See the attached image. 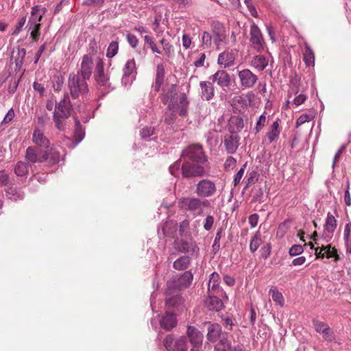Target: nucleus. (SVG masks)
I'll return each mask as SVG.
<instances>
[{"mask_svg": "<svg viewBox=\"0 0 351 351\" xmlns=\"http://www.w3.org/2000/svg\"><path fill=\"white\" fill-rule=\"evenodd\" d=\"M200 197H185L178 201L179 207L189 211L193 215H202L204 208H209L210 202L206 199H200Z\"/></svg>", "mask_w": 351, "mask_h": 351, "instance_id": "nucleus-1", "label": "nucleus"}, {"mask_svg": "<svg viewBox=\"0 0 351 351\" xmlns=\"http://www.w3.org/2000/svg\"><path fill=\"white\" fill-rule=\"evenodd\" d=\"M46 12L47 9L41 5H35L32 8L27 27L31 31L30 36L34 41H37L39 38L40 21Z\"/></svg>", "mask_w": 351, "mask_h": 351, "instance_id": "nucleus-2", "label": "nucleus"}, {"mask_svg": "<svg viewBox=\"0 0 351 351\" xmlns=\"http://www.w3.org/2000/svg\"><path fill=\"white\" fill-rule=\"evenodd\" d=\"M315 237H317L316 232H315V234L312 237H311V239L315 241V243L317 245V246L315 247L314 244L312 242H308V247H310V250L313 251L314 254L316 256V258H326L328 259L332 258V261L337 263L341 259L337 249H336L335 247H332L330 244H328L326 246H324V245L319 246V243L316 241Z\"/></svg>", "mask_w": 351, "mask_h": 351, "instance_id": "nucleus-3", "label": "nucleus"}, {"mask_svg": "<svg viewBox=\"0 0 351 351\" xmlns=\"http://www.w3.org/2000/svg\"><path fill=\"white\" fill-rule=\"evenodd\" d=\"M72 105L68 94H65L62 99L56 106V110L53 112V120L56 127L59 130H64V123L62 119H67L71 115Z\"/></svg>", "mask_w": 351, "mask_h": 351, "instance_id": "nucleus-4", "label": "nucleus"}, {"mask_svg": "<svg viewBox=\"0 0 351 351\" xmlns=\"http://www.w3.org/2000/svg\"><path fill=\"white\" fill-rule=\"evenodd\" d=\"M206 162H197L183 160L182 164V174L183 178H191L195 177H204L208 175V168Z\"/></svg>", "mask_w": 351, "mask_h": 351, "instance_id": "nucleus-5", "label": "nucleus"}, {"mask_svg": "<svg viewBox=\"0 0 351 351\" xmlns=\"http://www.w3.org/2000/svg\"><path fill=\"white\" fill-rule=\"evenodd\" d=\"M87 79L80 75L71 73L69 77V88L73 99H77L81 95L86 94L88 91Z\"/></svg>", "mask_w": 351, "mask_h": 351, "instance_id": "nucleus-6", "label": "nucleus"}, {"mask_svg": "<svg viewBox=\"0 0 351 351\" xmlns=\"http://www.w3.org/2000/svg\"><path fill=\"white\" fill-rule=\"evenodd\" d=\"M183 160L197 162H206L207 158L203 152L202 147L199 145H191L182 152Z\"/></svg>", "mask_w": 351, "mask_h": 351, "instance_id": "nucleus-7", "label": "nucleus"}, {"mask_svg": "<svg viewBox=\"0 0 351 351\" xmlns=\"http://www.w3.org/2000/svg\"><path fill=\"white\" fill-rule=\"evenodd\" d=\"M163 346L168 351H187L188 350L187 341L184 336L175 339L173 335H167L163 341Z\"/></svg>", "mask_w": 351, "mask_h": 351, "instance_id": "nucleus-8", "label": "nucleus"}, {"mask_svg": "<svg viewBox=\"0 0 351 351\" xmlns=\"http://www.w3.org/2000/svg\"><path fill=\"white\" fill-rule=\"evenodd\" d=\"M217 186L214 181L210 179H202L199 180L195 188V193L200 197H210L215 195Z\"/></svg>", "mask_w": 351, "mask_h": 351, "instance_id": "nucleus-9", "label": "nucleus"}, {"mask_svg": "<svg viewBox=\"0 0 351 351\" xmlns=\"http://www.w3.org/2000/svg\"><path fill=\"white\" fill-rule=\"evenodd\" d=\"M250 36L252 47L257 52L263 51L266 44L261 29L255 23H252L250 26Z\"/></svg>", "mask_w": 351, "mask_h": 351, "instance_id": "nucleus-10", "label": "nucleus"}, {"mask_svg": "<svg viewBox=\"0 0 351 351\" xmlns=\"http://www.w3.org/2000/svg\"><path fill=\"white\" fill-rule=\"evenodd\" d=\"M188 105L189 101L186 96L184 94L182 95L179 99V101L174 102V110L173 109H169L171 113L169 117H167V114H166L165 122L168 124L172 123L175 113H178L180 116H186L187 114Z\"/></svg>", "mask_w": 351, "mask_h": 351, "instance_id": "nucleus-11", "label": "nucleus"}, {"mask_svg": "<svg viewBox=\"0 0 351 351\" xmlns=\"http://www.w3.org/2000/svg\"><path fill=\"white\" fill-rule=\"evenodd\" d=\"M212 35L213 43L215 45L217 49L219 50L221 45L227 43V31L226 27L219 22L213 23L212 25Z\"/></svg>", "mask_w": 351, "mask_h": 351, "instance_id": "nucleus-12", "label": "nucleus"}, {"mask_svg": "<svg viewBox=\"0 0 351 351\" xmlns=\"http://www.w3.org/2000/svg\"><path fill=\"white\" fill-rule=\"evenodd\" d=\"M186 335L190 343L192 345L191 351H199L202 346L204 336L195 327L188 326Z\"/></svg>", "mask_w": 351, "mask_h": 351, "instance_id": "nucleus-13", "label": "nucleus"}, {"mask_svg": "<svg viewBox=\"0 0 351 351\" xmlns=\"http://www.w3.org/2000/svg\"><path fill=\"white\" fill-rule=\"evenodd\" d=\"M237 52L234 49L225 50L218 56L217 63L223 69L229 68L234 64Z\"/></svg>", "mask_w": 351, "mask_h": 351, "instance_id": "nucleus-14", "label": "nucleus"}, {"mask_svg": "<svg viewBox=\"0 0 351 351\" xmlns=\"http://www.w3.org/2000/svg\"><path fill=\"white\" fill-rule=\"evenodd\" d=\"M238 76L240 80L241 86L243 88L253 87L258 80V77L250 69H247L239 71Z\"/></svg>", "mask_w": 351, "mask_h": 351, "instance_id": "nucleus-15", "label": "nucleus"}, {"mask_svg": "<svg viewBox=\"0 0 351 351\" xmlns=\"http://www.w3.org/2000/svg\"><path fill=\"white\" fill-rule=\"evenodd\" d=\"M176 249L182 253H187L191 255L197 254L199 248L195 242L181 239L175 241Z\"/></svg>", "mask_w": 351, "mask_h": 351, "instance_id": "nucleus-16", "label": "nucleus"}, {"mask_svg": "<svg viewBox=\"0 0 351 351\" xmlns=\"http://www.w3.org/2000/svg\"><path fill=\"white\" fill-rule=\"evenodd\" d=\"M313 327L316 332L322 335L323 338L327 341H332L334 338L333 330L328 326V325L317 319L312 320Z\"/></svg>", "mask_w": 351, "mask_h": 351, "instance_id": "nucleus-17", "label": "nucleus"}, {"mask_svg": "<svg viewBox=\"0 0 351 351\" xmlns=\"http://www.w3.org/2000/svg\"><path fill=\"white\" fill-rule=\"evenodd\" d=\"M209 80L212 82H217L223 89L229 87L231 82L230 75L224 70L217 71L215 74L209 77Z\"/></svg>", "mask_w": 351, "mask_h": 351, "instance_id": "nucleus-18", "label": "nucleus"}, {"mask_svg": "<svg viewBox=\"0 0 351 351\" xmlns=\"http://www.w3.org/2000/svg\"><path fill=\"white\" fill-rule=\"evenodd\" d=\"M93 66V58L90 55H84L82 58L80 70L76 73L88 80L92 74Z\"/></svg>", "mask_w": 351, "mask_h": 351, "instance_id": "nucleus-19", "label": "nucleus"}, {"mask_svg": "<svg viewBox=\"0 0 351 351\" xmlns=\"http://www.w3.org/2000/svg\"><path fill=\"white\" fill-rule=\"evenodd\" d=\"M193 278V274L191 271H185L178 279L176 281H169L167 282L168 288L171 286H176L179 289L188 287L192 282Z\"/></svg>", "mask_w": 351, "mask_h": 351, "instance_id": "nucleus-20", "label": "nucleus"}, {"mask_svg": "<svg viewBox=\"0 0 351 351\" xmlns=\"http://www.w3.org/2000/svg\"><path fill=\"white\" fill-rule=\"evenodd\" d=\"M25 158L29 165L43 162H44L43 152L38 151L36 147H29L26 149Z\"/></svg>", "mask_w": 351, "mask_h": 351, "instance_id": "nucleus-21", "label": "nucleus"}, {"mask_svg": "<svg viewBox=\"0 0 351 351\" xmlns=\"http://www.w3.org/2000/svg\"><path fill=\"white\" fill-rule=\"evenodd\" d=\"M200 96L202 99L209 101L214 97L215 90L212 82L202 81L199 83Z\"/></svg>", "mask_w": 351, "mask_h": 351, "instance_id": "nucleus-22", "label": "nucleus"}, {"mask_svg": "<svg viewBox=\"0 0 351 351\" xmlns=\"http://www.w3.org/2000/svg\"><path fill=\"white\" fill-rule=\"evenodd\" d=\"M177 95L176 85H171V87L162 95L161 101L164 104L168 105V109L174 110L175 98Z\"/></svg>", "mask_w": 351, "mask_h": 351, "instance_id": "nucleus-23", "label": "nucleus"}, {"mask_svg": "<svg viewBox=\"0 0 351 351\" xmlns=\"http://www.w3.org/2000/svg\"><path fill=\"white\" fill-rule=\"evenodd\" d=\"M240 137L237 134H233L225 137L224 145L228 154H232L236 152L239 145Z\"/></svg>", "mask_w": 351, "mask_h": 351, "instance_id": "nucleus-24", "label": "nucleus"}, {"mask_svg": "<svg viewBox=\"0 0 351 351\" xmlns=\"http://www.w3.org/2000/svg\"><path fill=\"white\" fill-rule=\"evenodd\" d=\"M32 141L36 146L45 149L49 148L50 145V142L44 134V132L38 128L34 131Z\"/></svg>", "mask_w": 351, "mask_h": 351, "instance_id": "nucleus-25", "label": "nucleus"}, {"mask_svg": "<svg viewBox=\"0 0 351 351\" xmlns=\"http://www.w3.org/2000/svg\"><path fill=\"white\" fill-rule=\"evenodd\" d=\"M177 323L176 315L168 311L165 313L160 321V326L166 330H171L175 328Z\"/></svg>", "mask_w": 351, "mask_h": 351, "instance_id": "nucleus-26", "label": "nucleus"}, {"mask_svg": "<svg viewBox=\"0 0 351 351\" xmlns=\"http://www.w3.org/2000/svg\"><path fill=\"white\" fill-rule=\"evenodd\" d=\"M228 125L229 131L232 134H237L243 128V120L239 116H233L230 119Z\"/></svg>", "mask_w": 351, "mask_h": 351, "instance_id": "nucleus-27", "label": "nucleus"}, {"mask_svg": "<svg viewBox=\"0 0 351 351\" xmlns=\"http://www.w3.org/2000/svg\"><path fill=\"white\" fill-rule=\"evenodd\" d=\"M343 239L346 254H351V221L346 223L344 226Z\"/></svg>", "mask_w": 351, "mask_h": 351, "instance_id": "nucleus-28", "label": "nucleus"}, {"mask_svg": "<svg viewBox=\"0 0 351 351\" xmlns=\"http://www.w3.org/2000/svg\"><path fill=\"white\" fill-rule=\"evenodd\" d=\"M206 305L210 311H219L223 307L222 301L217 296L209 295V298L206 302Z\"/></svg>", "mask_w": 351, "mask_h": 351, "instance_id": "nucleus-29", "label": "nucleus"}, {"mask_svg": "<svg viewBox=\"0 0 351 351\" xmlns=\"http://www.w3.org/2000/svg\"><path fill=\"white\" fill-rule=\"evenodd\" d=\"M219 275L217 272H213L211 274L208 284L209 294H214L215 292L220 291V288L219 286Z\"/></svg>", "mask_w": 351, "mask_h": 351, "instance_id": "nucleus-30", "label": "nucleus"}, {"mask_svg": "<svg viewBox=\"0 0 351 351\" xmlns=\"http://www.w3.org/2000/svg\"><path fill=\"white\" fill-rule=\"evenodd\" d=\"M281 129L280 128L279 121L276 120L273 122L270 127L269 131L267 133V137L269 143L276 141L280 134Z\"/></svg>", "mask_w": 351, "mask_h": 351, "instance_id": "nucleus-31", "label": "nucleus"}, {"mask_svg": "<svg viewBox=\"0 0 351 351\" xmlns=\"http://www.w3.org/2000/svg\"><path fill=\"white\" fill-rule=\"evenodd\" d=\"M250 64L257 70L263 71L267 66L268 60L263 55H257L252 58Z\"/></svg>", "mask_w": 351, "mask_h": 351, "instance_id": "nucleus-32", "label": "nucleus"}, {"mask_svg": "<svg viewBox=\"0 0 351 351\" xmlns=\"http://www.w3.org/2000/svg\"><path fill=\"white\" fill-rule=\"evenodd\" d=\"M44 161L49 165H54L59 162L60 154L53 149H50L43 152Z\"/></svg>", "mask_w": 351, "mask_h": 351, "instance_id": "nucleus-33", "label": "nucleus"}, {"mask_svg": "<svg viewBox=\"0 0 351 351\" xmlns=\"http://www.w3.org/2000/svg\"><path fill=\"white\" fill-rule=\"evenodd\" d=\"M191 263V258L189 256H182L176 259L173 264V267L176 270L186 269Z\"/></svg>", "mask_w": 351, "mask_h": 351, "instance_id": "nucleus-34", "label": "nucleus"}, {"mask_svg": "<svg viewBox=\"0 0 351 351\" xmlns=\"http://www.w3.org/2000/svg\"><path fill=\"white\" fill-rule=\"evenodd\" d=\"M337 226V221L334 215H332L330 213H328L327 214V217L326 219V223L324 224V229L325 230L330 234H332L335 232V229Z\"/></svg>", "mask_w": 351, "mask_h": 351, "instance_id": "nucleus-35", "label": "nucleus"}, {"mask_svg": "<svg viewBox=\"0 0 351 351\" xmlns=\"http://www.w3.org/2000/svg\"><path fill=\"white\" fill-rule=\"evenodd\" d=\"M221 326L218 324H211L208 328L207 338L210 341H215L221 333Z\"/></svg>", "mask_w": 351, "mask_h": 351, "instance_id": "nucleus-36", "label": "nucleus"}, {"mask_svg": "<svg viewBox=\"0 0 351 351\" xmlns=\"http://www.w3.org/2000/svg\"><path fill=\"white\" fill-rule=\"evenodd\" d=\"M6 196L12 200L22 199L24 197L23 192L19 188L10 186L6 190Z\"/></svg>", "mask_w": 351, "mask_h": 351, "instance_id": "nucleus-37", "label": "nucleus"}, {"mask_svg": "<svg viewBox=\"0 0 351 351\" xmlns=\"http://www.w3.org/2000/svg\"><path fill=\"white\" fill-rule=\"evenodd\" d=\"M29 165L23 161H19L16 163L14 172L18 176H25L29 172Z\"/></svg>", "mask_w": 351, "mask_h": 351, "instance_id": "nucleus-38", "label": "nucleus"}, {"mask_svg": "<svg viewBox=\"0 0 351 351\" xmlns=\"http://www.w3.org/2000/svg\"><path fill=\"white\" fill-rule=\"evenodd\" d=\"M183 304V298L180 295H175L166 301L167 308H178Z\"/></svg>", "mask_w": 351, "mask_h": 351, "instance_id": "nucleus-39", "label": "nucleus"}, {"mask_svg": "<svg viewBox=\"0 0 351 351\" xmlns=\"http://www.w3.org/2000/svg\"><path fill=\"white\" fill-rule=\"evenodd\" d=\"M136 63L134 59L129 60L126 62L123 69V77H129L136 71Z\"/></svg>", "mask_w": 351, "mask_h": 351, "instance_id": "nucleus-40", "label": "nucleus"}, {"mask_svg": "<svg viewBox=\"0 0 351 351\" xmlns=\"http://www.w3.org/2000/svg\"><path fill=\"white\" fill-rule=\"evenodd\" d=\"M269 293L274 302L281 306L284 305V298L276 287H271L269 290Z\"/></svg>", "mask_w": 351, "mask_h": 351, "instance_id": "nucleus-41", "label": "nucleus"}, {"mask_svg": "<svg viewBox=\"0 0 351 351\" xmlns=\"http://www.w3.org/2000/svg\"><path fill=\"white\" fill-rule=\"evenodd\" d=\"M261 243V234L259 232H256V234L252 237L250 244V252L254 253L255 252L258 248L259 247Z\"/></svg>", "mask_w": 351, "mask_h": 351, "instance_id": "nucleus-42", "label": "nucleus"}, {"mask_svg": "<svg viewBox=\"0 0 351 351\" xmlns=\"http://www.w3.org/2000/svg\"><path fill=\"white\" fill-rule=\"evenodd\" d=\"M119 50V43L117 41H112L107 49L106 56L109 58H113L117 55Z\"/></svg>", "mask_w": 351, "mask_h": 351, "instance_id": "nucleus-43", "label": "nucleus"}, {"mask_svg": "<svg viewBox=\"0 0 351 351\" xmlns=\"http://www.w3.org/2000/svg\"><path fill=\"white\" fill-rule=\"evenodd\" d=\"M213 41V35L207 32H204L202 35V43L204 48H210Z\"/></svg>", "mask_w": 351, "mask_h": 351, "instance_id": "nucleus-44", "label": "nucleus"}, {"mask_svg": "<svg viewBox=\"0 0 351 351\" xmlns=\"http://www.w3.org/2000/svg\"><path fill=\"white\" fill-rule=\"evenodd\" d=\"M230 342L226 338L221 339L215 347L217 351H230Z\"/></svg>", "mask_w": 351, "mask_h": 351, "instance_id": "nucleus-45", "label": "nucleus"}, {"mask_svg": "<svg viewBox=\"0 0 351 351\" xmlns=\"http://www.w3.org/2000/svg\"><path fill=\"white\" fill-rule=\"evenodd\" d=\"M267 122V118L266 116L263 114L259 117L258 119L256 121V126L254 129L255 134L259 133L265 125V123Z\"/></svg>", "mask_w": 351, "mask_h": 351, "instance_id": "nucleus-46", "label": "nucleus"}, {"mask_svg": "<svg viewBox=\"0 0 351 351\" xmlns=\"http://www.w3.org/2000/svg\"><path fill=\"white\" fill-rule=\"evenodd\" d=\"M144 40L151 48L152 52L161 54L162 51L157 47L156 44L154 42L152 38L148 35L144 36Z\"/></svg>", "mask_w": 351, "mask_h": 351, "instance_id": "nucleus-47", "label": "nucleus"}, {"mask_svg": "<svg viewBox=\"0 0 351 351\" xmlns=\"http://www.w3.org/2000/svg\"><path fill=\"white\" fill-rule=\"evenodd\" d=\"M154 133V128L152 127H144L141 130V136L144 140H148V138L152 136Z\"/></svg>", "mask_w": 351, "mask_h": 351, "instance_id": "nucleus-48", "label": "nucleus"}, {"mask_svg": "<svg viewBox=\"0 0 351 351\" xmlns=\"http://www.w3.org/2000/svg\"><path fill=\"white\" fill-rule=\"evenodd\" d=\"M180 167H182L180 160H177L172 165H171L169 167L170 173L172 176H174L176 177L178 176L180 173Z\"/></svg>", "mask_w": 351, "mask_h": 351, "instance_id": "nucleus-49", "label": "nucleus"}, {"mask_svg": "<svg viewBox=\"0 0 351 351\" xmlns=\"http://www.w3.org/2000/svg\"><path fill=\"white\" fill-rule=\"evenodd\" d=\"M346 147H347L346 144H343L340 147V148L337 150V152H336L334 159H333V162H332V169L335 168L336 163L339 161L341 154L346 150Z\"/></svg>", "mask_w": 351, "mask_h": 351, "instance_id": "nucleus-50", "label": "nucleus"}, {"mask_svg": "<svg viewBox=\"0 0 351 351\" xmlns=\"http://www.w3.org/2000/svg\"><path fill=\"white\" fill-rule=\"evenodd\" d=\"M164 77H165V66L162 63H160L157 65L155 79L164 80Z\"/></svg>", "mask_w": 351, "mask_h": 351, "instance_id": "nucleus-51", "label": "nucleus"}, {"mask_svg": "<svg viewBox=\"0 0 351 351\" xmlns=\"http://www.w3.org/2000/svg\"><path fill=\"white\" fill-rule=\"evenodd\" d=\"M303 252V247L300 245H294L289 250V254L291 256L300 254Z\"/></svg>", "mask_w": 351, "mask_h": 351, "instance_id": "nucleus-52", "label": "nucleus"}, {"mask_svg": "<svg viewBox=\"0 0 351 351\" xmlns=\"http://www.w3.org/2000/svg\"><path fill=\"white\" fill-rule=\"evenodd\" d=\"M126 38L128 43L132 48H135L138 45V40L135 35L128 34Z\"/></svg>", "mask_w": 351, "mask_h": 351, "instance_id": "nucleus-53", "label": "nucleus"}, {"mask_svg": "<svg viewBox=\"0 0 351 351\" xmlns=\"http://www.w3.org/2000/svg\"><path fill=\"white\" fill-rule=\"evenodd\" d=\"M271 247L269 243H267L265 245H264L261 250L262 258L265 259L267 258L271 254Z\"/></svg>", "mask_w": 351, "mask_h": 351, "instance_id": "nucleus-54", "label": "nucleus"}, {"mask_svg": "<svg viewBox=\"0 0 351 351\" xmlns=\"http://www.w3.org/2000/svg\"><path fill=\"white\" fill-rule=\"evenodd\" d=\"M246 164L243 165V167L241 168L239 171L236 173L234 178V186H237L239 184L243 174L245 172V168Z\"/></svg>", "mask_w": 351, "mask_h": 351, "instance_id": "nucleus-55", "label": "nucleus"}, {"mask_svg": "<svg viewBox=\"0 0 351 351\" xmlns=\"http://www.w3.org/2000/svg\"><path fill=\"white\" fill-rule=\"evenodd\" d=\"M26 22V16H23L19 19V21L15 27V29L13 31L12 34L17 35L19 34V32L21 31L23 27L24 26L25 23Z\"/></svg>", "mask_w": 351, "mask_h": 351, "instance_id": "nucleus-56", "label": "nucleus"}, {"mask_svg": "<svg viewBox=\"0 0 351 351\" xmlns=\"http://www.w3.org/2000/svg\"><path fill=\"white\" fill-rule=\"evenodd\" d=\"M237 163V160L232 156L228 157L225 162V169L226 170L232 169Z\"/></svg>", "mask_w": 351, "mask_h": 351, "instance_id": "nucleus-57", "label": "nucleus"}, {"mask_svg": "<svg viewBox=\"0 0 351 351\" xmlns=\"http://www.w3.org/2000/svg\"><path fill=\"white\" fill-rule=\"evenodd\" d=\"M214 223V217L211 215H208L205 219L204 228L206 230H210Z\"/></svg>", "mask_w": 351, "mask_h": 351, "instance_id": "nucleus-58", "label": "nucleus"}, {"mask_svg": "<svg viewBox=\"0 0 351 351\" xmlns=\"http://www.w3.org/2000/svg\"><path fill=\"white\" fill-rule=\"evenodd\" d=\"M206 59V55L204 53H199L198 58L194 61V65L196 67H201L204 66V63Z\"/></svg>", "mask_w": 351, "mask_h": 351, "instance_id": "nucleus-59", "label": "nucleus"}, {"mask_svg": "<svg viewBox=\"0 0 351 351\" xmlns=\"http://www.w3.org/2000/svg\"><path fill=\"white\" fill-rule=\"evenodd\" d=\"M104 0H84L83 5L87 6H99L104 3Z\"/></svg>", "mask_w": 351, "mask_h": 351, "instance_id": "nucleus-60", "label": "nucleus"}, {"mask_svg": "<svg viewBox=\"0 0 351 351\" xmlns=\"http://www.w3.org/2000/svg\"><path fill=\"white\" fill-rule=\"evenodd\" d=\"M14 112L12 108L10 109L5 116L4 117V119L2 121V123H10L14 117Z\"/></svg>", "mask_w": 351, "mask_h": 351, "instance_id": "nucleus-61", "label": "nucleus"}, {"mask_svg": "<svg viewBox=\"0 0 351 351\" xmlns=\"http://www.w3.org/2000/svg\"><path fill=\"white\" fill-rule=\"evenodd\" d=\"M182 41V45L186 49L190 48L191 45V38L188 34H183Z\"/></svg>", "mask_w": 351, "mask_h": 351, "instance_id": "nucleus-62", "label": "nucleus"}, {"mask_svg": "<svg viewBox=\"0 0 351 351\" xmlns=\"http://www.w3.org/2000/svg\"><path fill=\"white\" fill-rule=\"evenodd\" d=\"M248 221L252 228L256 227L258 221V215L257 214H252L250 215Z\"/></svg>", "mask_w": 351, "mask_h": 351, "instance_id": "nucleus-63", "label": "nucleus"}, {"mask_svg": "<svg viewBox=\"0 0 351 351\" xmlns=\"http://www.w3.org/2000/svg\"><path fill=\"white\" fill-rule=\"evenodd\" d=\"M95 80L99 86H106L108 82V77L104 75L102 76L95 77Z\"/></svg>", "mask_w": 351, "mask_h": 351, "instance_id": "nucleus-64", "label": "nucleus"}]
</instances>
